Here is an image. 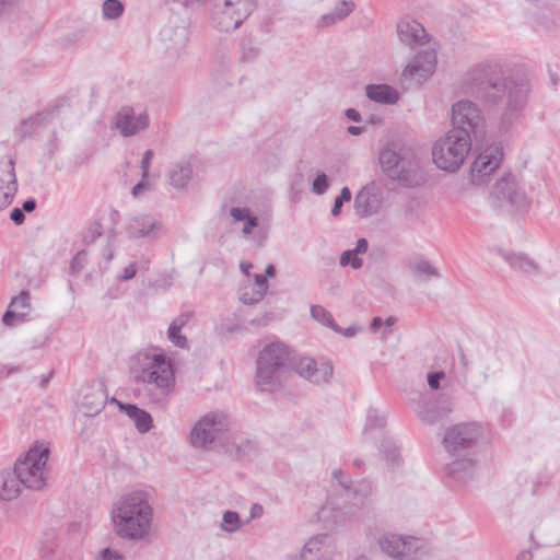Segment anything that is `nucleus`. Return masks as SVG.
I'll return each mask as SVG.
<instances>
[{"label": "nucleus", "instance_id": "f257e3e1", "mask_svg": "<svg viewBox=\"0 0 560 560\" xmlns=\"http://www.w3.org/2000/svg\"><path fill=\"white\" fill-rule=\"evenodd\" d=\"M501 71L497 61H485L474 66L466 77V93L486 104L502 103L498 126L500 130H510L522 118L525 110L530 86L527 80L505 78L501 82L493 77Z\"/></svg>", "mask_w": 560, "mask_h": 560}, {"label": "nucleus", "instance_id": "f03ea898", "mask_svg": "<svg viewBox=\"0 0 560 560\" xmlns=\"http://www.w3.org/2000/svg\"><path fill=\"white\" fill-rule=\"evenodd\" d=\"M149 490L136 489L121 494L112 506L114 533L129 541L148 540L154 529V509Z\"/></svg>", "mask_w": 560, "mask_h": 560}, {"label": "nucleus", "instance_id": "7ed1b4c3", "mask_svg": "<svg viewBox=\"0 0 560 560\" xmlns=\"http://www.w3.org/2000/svg\"><path fill=\"white\" fill-rule=\"evenodd\" d=\"M133 370L139 382L159 392L154 400L165 401L175 385L171 358L162 349L148 348L136 354Z\"/></svg>", "mask_w": 560, "mask_h": 560}, {"label": "nucleus", "instance_id": "20e7f679", "mask_svg": "<svg viewBox=\"0 0 560 560\" xmlns=\"http://www.w3.org/2000/svg\"><path fill=\"white\" fill-rule=\"evenodd\" d=\"M231 429V418L223 410H211L203 413L191 427L189 432L190 445L202 452H208L219 443Z\"/></svg>", "mask_w": 560, "mask_h": 560}, {"label": "nucleus", "instance_id": "39448f33", "mask_svg": "<svg viewBox=\"0 0 560 560\" xmlns=\"http://www.w3.org/2000/svg\"><path fill=\"white\" fill-rule=\"evenodd\" d=\"M471 141L463 131L448 130L432 147V159L438 168L456 172L471 150Z\"/></svg>", "mask_w": 560, "mask_h": 560}, {"label": "nucleus", "instance_id": "423d86ee", "mask_svg": "<svg viewBox=\"0 0 560 560\" xmlns=\"http://www.w3.org/2000/svg\"><path fill=\"white\" fill-rule=\"evenodd\" d=\"M50 454L48 442L37 441L28 450L23 459L14 467L23 485L30 489H42L48 478L47 460Z\"/></svg>", "mask_w": 560, "mask_h": 560}, {"label": "nucleus", "instance_id": "0eeeda50", "mask_svg": "<svg viewBox=\"0 0 560 560\" xmlns=\"http://www.w3.org/2000/svg\"><path fill=\"white\" fill-rule=\"evenodd\" d=\"M453 131H463L470 139H481L486 133V117L475 102L463 98L455 102L451 108Z\"/></svg>", "mask_w": 560, "mask_h": 560}, {"label": "nucleus", "instance_id": "6e6552de", "mask_svg": "<svg viewBox=\"0 0 560 560\" xmlns=\"http://www.w3.org/2000/svg\"><path fill=\"white\" fill-rule=\"evenodd\" d=\"M254 9V0H214L213 26L220 32H233L248 19Z\"/></svg>", "mask_w": 560, "mask_h": 560}, {"label": "nucleus", "instance_id": "1a4fd4ad", "mask_svg": "<svg viewBox=\"0 0 560 560\" xmlns=\"http://www.w3.org/2000/svg\"><path fill=\"white\" fill-rule=\"evenodd\" d=\"M377 545L384 553L396 560H418L428 552L423 539L392 532L380 535Z\"/></svg>", "mask_w": 560, "mask_h": 560}, {"label": "nucleus", "instance_id": "9d476101", "mask_svg": "<svg viewBox=\"0 0 560 560\" xmlns=\"http://www.w3.org/2000/svg\"><path fill=\"white\" fill-rule=\"evenodd\" d=\"M482 433V427L476 422L457 423L446 429L443 444L453 456L472 455Z\"/></svg>", "mask_w": 560, "mask_h": 560}, {"label": "nucleus", "instance_id": "9b49d317", "mask_svg": "<svg viewBox=\"0 0 560 560\" xmlns=\"http://www.w3.org/2000/svg\"><path fill=\"white\" fill-rule=\"evenodd\" d=\"M385 202V191L382 185L371 182L354 196L353 209L357 217L366 219L381 212Z\"/></svg>", "mask_w": 560, "mask_h": 560}, {"label": "nucleus", "instance_id": "f8f14e48", "mask_svg": "<svg viewBox=\"0 0 560 560\" xmlns=\"http://www.w3.org/2000/svg\"><path fill=\"white\" fill-rule=\"evenodd\" d=\"M149 124L150 118L145 110L124 106L113 117L112 129L122 137H132L145 130Z\"/></svg>", "mask_w": 560, "mask_h": 560}, {"label": "nucleus", "instance_id": "ddd939ff", "mask_svg": "<svg viewBox=\"0 0 560 560\" xmlns=\"http://www.w3.org/2000/svg\"><path fill=\"white\" fill-rule=\"evenodd\" d=\"M396 182L407 187L421 185L424 179L422 160L411 147L402 148L401 156L397 163Z\"/></svg>", "mask_w": 560, "mask_h": 560}, {"label": "nucleus", "instance_id": "4468645a", "mask_svg": "<svg viewBox=\"0 0 560 560\" xmlns=\"http://www.w3.org/2000/svg\"><path fill=\"white\" fill-rule=\"evenodd\" d=\"M503 150L500 144L487 147L474 160L470 166V182L474 185H482L487 178L500 166Z\"/></svg>", "mask_w": 560, "mask_h": 560}, {"label": "nucleus", "instance_id": "2eb2a0df", "mask_svg": "<svg viewBox=\"0 0 560 560\" xmlns=\"http://www.w3.org/2000/svg\"><path fill=\"white\" fill-rule=\"evenodd\" d=\"M491 197L499 202H506L516 209L525 208L528 198L516 178L508 174L499 179L491 190Z\"/></svg>", "mask_w": 560, "mask_h": 560}, {"label": "nucleus", "instance_id": "dca6fc26", "mask_svg": "<svg viewBox=\"0 0 560 560\" xmlns=\"http://www.w3.org/2000/svg\"><path fill=\"white\" fill-rule=\"evenodd\" d=\"M296 373L306 381L320 385L330 382L334 366L326 358H302L295 365Z\"/></svg>", "mask_w": 560, "mask_h": 560}, {"label": "nucleus", "instance_id": "f3484780", "mask_svg": "<svg viewBox=\"0 0 560 560\" xmlns=\"http://www.w3.org/2000/svg\"><path fill=\"white\" fill-rule=\"evenodd\" d=\"M435 65L436 54L430 45L409 61L402 71V75L417 83H422L434 72Z\"/></svg>", "mask_w": 560, "mask_h": 560}, {"label": "nucleus", "instance_id": "a211bd4d", "mask_svg": "<svg viewBox=\"0 0 560 560\" xmlns=\"http://www.w3.org/2000/svg\"><path fill=\"white\" fill-rule=\"evenodd\" d=\"M345 491L346 498L340 506L342 515L352 516L370 508L372 503V486L369 482H359L352 491L350 489Z\"/></svg>", "mask_w": 560, "mask_h": 560}, {"label": "nucleus", "instance_id": "6ab92c4d", "mask_svg": "<svg viewBox=\"0 0 560 560\" xmlns=\"http://www.w3.org/2000/svg\"><path fill=\"white\" fill-rule=\"evenodd\" d=\"M290 373V369L267 365L266 361H262V363L257 362L256 385L260 390L273 392L282 386Z\"/></svg>", "mask_w": 560, "mask_h": 560}, {"label": "nucleus", "instance_id": "aec40b11", "mask_svg": "<svg viewBox=\"0 0 560 560\" xmlns=\"http://www.w3.org/2000/svg\"><path fill=\"white\" fill-rule=\"evenodd\" d=\"M453 409V397L450 394L443 393L423 404L418 410V417L421 421L431 424L448 416Z\"/></svg>", "mask_w": 560, "mask_h": 560}, {"label": "nucleus", "instance_id": "412c9836", "mask_svg": "<svg viewBox=\"0 0 560 560\" xmlns=\"http://www.w3.org/2000/svg\"><path fill=\"white\" fill-rule=\"evenodd\" d=\"M334 556L335 547L328 535L311 537L299 553L301 560H332Z\"/></svg>", "mask_w": 560, "mask_h": 560}, {"label": "nucleus", "instance_id": "4be33fe9", "mask_svg": "<svg viewBox=\"0 0 560 560\" xmlns=\"http://www.w3.org/2000/svg\"><path fill=\"white\" fill-rule=\"evenodd\" d=\"M397 35L402 44L411 48L425 46L429 43V35L422 24L408 18L398 22Z\"/></svg>", "mask_w": 560, "mask_h": 560}, {"label": "nucleus", "instance_id": "5701e85b", "mask_svg": "<svg viewBox=\"0 0 560 560\" xmlns=\"http://www.w3.org/2000/svg\"><path fill=\"white\" fill-rule=\"evenodd\" d=\"M162 222L151 214H138L130 219L127 233L132 238H156Z\"/></svg>", "mask_w": 560, "mask_h": 560}, {"label": "nucleus", "instance_id": "b1692460", "mask_svg": "<svg viewBox=\"0 0 560 560\" xmlns=\"http://www.w3.org/2000/svg\"><path fill=\"white\" fill-rule=\"evenodd\" d=\"M18 191L14 161H0V209L8 207Z\"/></svg>", "mask_w": 560, "mask_h": 560}, {"label": "nucleus", "instance_id": "393cba45", "mask_svg": "<svg viewBox=\"0 0 560 560\" xmlns=\"http://www.w3.org/2000/svg\"><path fill=\"white\" fill-rule=\"evenodd\" d=\"M31 312L30 293L22 291L11 300L7 312L3 314L2 323L9 327L24 323L28 319Z\"/></svg>", "mask_w": 560, "mask_h": 560}, {"label": "nucleus", "instance_id": "a878e982", "mask_svg": "<svg viewBox=\"0 0 560 560\" xmlns=\"http://www.w3.org/2000/svg\"><path fill=\"white\" fill-rule=\"evenodd\" d=\"M160 36L165 52L172 57L178 56L188 42V32L183 25L175 26L167 24L161 30Z\"/></svg>", "mask_w": 560, "mask_h": 560}, {"label": "nucleus", "instance_id": "bb28decb", "mask_svg": "<svg viewBox=\"0 0 560 560\" xmlns=\"http://www.w3.org/2000/svg\"><path fill=\"white\" fill-rule=\"evenodd\" d=\"M166 178L168 184L178 191H186L194 179V168L189 161H178L171 165Z\"/></svg>", "mask_w": 560, "mask_h": 560}, {"label": "nucleus", "instance_id": "cd10ccee", "mask_svg": "<svg viewBox=\"0 0 560 560\" xmlns=\"http://www.w3.org/2000/svg\"><path fill=\"white\" fill-rule=\"evenodd\" d=\"M530 539L538 546L560 544V524L550 520L539 521L530 533Z\"/></svg>", "mask_w": 560, "mask_h": 560}, {"label": "nucleus", "instance_id": "c85d7f7f", "mask_svg": "<svg viewBox=\"0 0 560 560\" xmlns=\"http://www.w3.org/2000/svg\"><path fill=\"white\" fill-rule=\"evenodd\" d=\"M455 457V459L446 465V475L460 482L472 478L476 472V460L472 458V455L462 454V456Z\"/></svg>", "mask_w": 560, "mask_h": 560}, {"label": "nucleus", "instance_id": "c756f323", "mask_svg": "<svg viewBox=\"0 0 560 560\" xmlns=\"http://www.w3.org/2000/svg\"><path fill=\"white\" fill-rule=\"evenodd\" d=\"M405 147L406 145L390 143L385 145L380 152L378 161L381 168L392 180L396 182V177H398L397 163L401 156L402 148Z\"/></svg>", "mask_w": 560, "mask_h": 560}, {"label": "nucleus", "instance_id": "7c9ffc66", "mask_svg": "<svg viewBox=\"0 0 560 560\" xmlns=\"http://www.w3.org/2000/svg\"><path fill=\"white\" fill-rule=\"evenodd\" d=\"M288 360V348L281 342H271L260 351L257 362L262 363V361H266L267 365L290 369Z\"/></svg>", "mask_w": 560, "mask_h": 560}, {"label": "nucleus", "instance_id": "2f4dec72", "mask_svg": "<svg viewBox=\"0 0 560 560\" xmlns=\"http://www.w3.org/2000/svg\"><path fill=\"white\" fill-rule=\"evenodd\" d=\"M113 402L118 406L120 411L128 416L140 433H147L153 427L152 417L145 410L140 409L136 405L120 402L115 398H113Z\"/></svg>", "mask_w": 560, "mask_h": 560}, {"label": "nucleus", "instance_id": "473e14b6", "mask_svg": "<svg viewBox=\"0 0 560 560\" xmlns=\"http://www.w3.org/2000/svg\"><path fill=\"white\" fill-rule=\"evenodd\" d=\"M355 9V3L350 0L339 1L334 10L328 13H324L316 21L317 28H328L348 18Z\"/></svg>", "mask_w": 560, "mask_h": 560}, {"label": "nucleus", "instance_id": "72a5a7b5", "mask_svg": "<svg viewBox=\"0 0 560 560\" xmlns=\"http://www.w3.org/2000/svg\"><path fill=\"white\" fill-rule=\"evenodd\" d=\"M501 257L512 268L527 276H536L540 271L538 262L527 254L503 250L501 252Z\"/></svg>", "mask_w": 560, "mask_h": 560}, {"label": "nucleus", "instance_id": "f704fd0d", "mask_svg": "<svg viewBox=\"0 0 560 560\" xmlns=\"http://www.w3.org/2000/svg\"><path fill=\"white\" fill-rule=\"evenodd\" d=\"M408 271L417 284L429 282L432 278H439L438 269L427 259L416 258L408 262Z\"/></svg>", "mask_w": 560, "mask_h": 560}, {"label": "nucleus", "instance_id": "c9c22d12", "mask_svg": "<svg viewBox=\"0 0 560 560\" xmlns=\"http://www.w3.org/2000/svg\"><path fill=\"white\" fill-rule=\"evenodd\" d=\"M22 480L13 470H4L0 472V500L12 501L20 497L22 492Z\"/></svg>", "mask_w": 560, "mask_h": 560}, {"label": "nucleus", "instance_id": "e433bc0d", "mask_svg": "<svg viewBox=\"0 0 560 560\" xmlns=\"http://www.w3.org/2000/svg\"><path fill=\"white\" fill-rule=\"evenodd\" d=\"M366 96L376 103L393 105L399 100L396 89L387 84H371L365 88Z\"/></svg>", "mask_w": 560, "mask_h": 560}, {"label": "nucleus", "instance_id": "4c0bfd02", "mask_svg": "<svg viewBox=\"0 0 560 560\" xmlns=\"http://www.w3.org/2000/svg\"><path fill=\"white\" fill-rule=\"evenodd\" d=\"M229 214L232 224L242 223V233L245 237L249 236L258 225V218L252 213L249 208L232 207Z\"/></svg>", "mask_w": 560, "mask_h": 560}, {"label": "nucleus", "instance_id": "58836bf2", "mask_svg": "<svg viewBox=\"0 0 560 560\" xmlns=\"http://www.w3.org/2000/svg\"><path fill=\"white\" fill-rule=\"evenodd\" d=\"M190 319V314H180L175 317L167 329L168 340L178 348H187V338L180 334L183 327L187 325Z\"/></svg>", "mask_w": 560, "mask_h": 560}, {"label": "nucleus", "instance_id": "ea45409f", "mask_svg": "<svg viewBox=\"0 0 560 560\" xmlns=\"http://www.w3.org/2000/svg\"><path fill=\"white\" fill-rule=\"evenodd\" d=\"M105 394L101 388L84 394L81 407L85 416L97 415L105 406Z\"/></svg>", "mask_w": 560, "mask_h": 560}, {"label": "nucleus", "instance_id": "a19ab883", "mask_svg": "<svg viewBox=\"0 0 560 560\" xmlns=\"http://www.w3.org/2000/svg\"><path fill=\"white\" fill-rule=\"evenodd\" d=\"M254 280H255V289H253L252 296L248 295L246 287L241 292L240 300L244 304H254V303L259 302L260 300H262V298L265 296V294L268 290L269 285H268V281L265 276L255 275Z\"/></svg>", "mask_w": 560, "mask_h": 560}, {"label": "nucleus", "instance_id": "79ce46f5", "mask_svg": "<svg viewBox=\"0 0 560 560\" xmlns=\"http://www.w3.org/2000/svg\"><path fill=\"white\" fill-rule=\"evenodd\" d=\"M153 159V151L147 150L141 160L142 180L138 183L131 190L133 197L141 196L144 191L150 189V185L147 182L149 177V168Z\"/></svg>", "mask_w": 560, "mask_h": 560}, {"label": "nucleus", "instance_id": "37998d69", "mask_svg": "<svg viewBox=\"0 0 560 560\" xmlns=\"http://www.w3.org/2000/svg\"><path fill=\"white\" fill-rule=\"evenodd\" d=\"M311 317L319 323L320 325L331 329V330H339V326L335 322L332 314L325 308L323 305H312L311 310Z\"/></svg>", "mask_w": 560, "mask_h": 560}, {"label": "nucleus", "instance_id": "c03bdc74", "mask_svg": "<svg viewBox=\"0 0 560 560\" xmlns=\"http://www.w3.org/2000/svg\"><path fill=\"white\" fill-rule=\"evenodd\" d=\"M386 424L385 417L377 410H370L366 418L364 434L381 433L382 429Z\"/></svg>", "mask_w": 560, "mask_h": 560}, {"label": "nucleus", "instance_id": "a18cd8bd", "mask_svg": "<svg viewBox=\"0 0 560 560\" xmlns=\"http://www.w3.org/2000/svg\"><path fill=\"white\" fill-rule=\"evenodd\" d=\"M124 4L119 0H105L102 5V14L105 20H116L124 13Z\"/></svg>", "mask_w": 560, "mask_h": 560}, {"label": "nucleus", "instance_id": "49530a36", "mask_svg": "<svg viewBox=\"0 0 560 560\" xmlns=\"http://www.w3.org/2000/svg\"><path fill=\"white\" fill-rule=\"evenodd\" d=\"M243 526L240 515L234 511L223 513L220 528L225 533H235Z\"/></svg>", "mask_w": 560, "mask_h": 560}, {"label": "nucleus", "instance_id": "de8ad7c7", "mask_svg": "<svg viewBox=\"0 0 560 560\" xmlns=\"http://www.w3.org/2000/svg\"><path fill=\"white\" fill-rule=\"evenodd\" d=\"M330 187V179L323 171H317L312 180V192L322 196L327 192Z\"/></svg>", "mask_w": 560, "mask_h": 560}, {"label": "nucleus", "instance_id": "09e8293b", "mask_svg": "<svg viewBox=\"0 0 560 560\" xmlns=\"http://www.w3.org/2000/svg\"><path fill=\"white\" fill-rule=\"evenodd\" d=\"M395 324L394 317H388L386 319H382L381 317H374L371 322L370 329L373 332H382L383 336H386L390 332V327Z\"/></svg>", "mask_w": 560, "mask_h": 560}, {"label": "nucleus", "instance_id": "8fccbe9b", "mask_svg": "<svg viewBox=\"0 0 560 560\" xmlns=\"http://www.w3.org/2000/svg\"><path fill=\"white\" fill-rule=\"evenodd\" d=\"M339 264L341 267L350 265L353 269H360L363 265V260L348 249L341 254Z\"/></svg>", "mask_w": 560, "mask_h": 560}, {"label": "nucleus", "instance_id": "3c124183", "mask_svg": "<svg viewBox=\"0 0 560 560\" xmlns=\"http://www.w3.org/2000/svg\"><path fill=\"white\" fill-rule=\"evenodd\" d=\"M382 451L385 454L386 458L390 460L393 464L399 462L400 453L398 447L393 443V441L386 439L382 443Z\"/></svg>", "mask_w": 560, "mask_h": 560}, {"label": "nucleus", "instance_id": "603ef678", "mask_svg": "<svg viewBox=\"0 0 560 560\" xmlns=\"http://www.w3.org/2000/svg\"><path fill=\"white\" fill-rule=\"evenodd\" d=\"M352 198L351 191L348 187H343L340 195L336 197L334 206L331 208V214L338 217L341 213L343 202H349Z\"/></svg>", "mask_w": 560, "mask_h": 560}, {"label": "nucleus", "instance_id": "864d4df0", "mask_svg": "<svg viewBox=\"0 0 560 560\" xmlns=\"http://www.w3.org/2000/svg\"><path fill=\"white\" fill-rule=\"evenodd\" d=\"M443 380H445V373L442 371L429 373L427 376L428 385L434 390L442 388L441 381Z\"/></svg>", "mask_w": 560, "mask_h": 560}, {"label": "nucleus", "instance_id": "5fc2aeb1", "mask_svg": "<svg viewBox=\"0 0 560 560\" xmlns=\"http://www.w3.org/2000/svg\"><path fill=\"white\" fill-rule=\"evenodd\" d=\"M97 560H125V558L119 550L105 548L101 551Z\"/></svg>", "mask_w": 560, "mask_h": 560}, {"label": "nucleus", "instance_id": "6e6d98bb", "mask_svg": "<svg viewBox=\"0 0 560 560\" xmlns=\"http://www.w3.org/2000/svg\"><path fill=\"white\" fill-rule=\"evenodd\" d=\"M332 478L336 480L343 490H348L350 486V478L340 469H336L332 471Z\"/></svg>", "mask_w": 560, "mask_h": 560}, {"label": "nucleus", "instance_id": "4d7b16f0", "mask_svg": "<svg viewBox=\"0 0 560 560\" xmlns=\"http://www.w3.org/2000/svg\"><path fill=\"white\" fill-rule=\"evenodd\" d=\"M137 273V265L135 262L129 264L126 268H124L122 272L117 276L119 281H128L131 280Z\"/></svg>", "mask_w": 560, "mask_h": 560}, {"label": "nucleus", "instance_id": "13d9d810", "mask_svg": "<svg viewBox=\"0 0 560 560\" xmlns=\"http://www.w3.org/2000/svg\"><path fill=\"white\" fill-rule=\"evenodd\" d=\"M21 370L22 369L20 365L2 364L0 365V378L8 377L11 374L20 373Z\"/></svg>", "mask_w": 560, "mask_h": 560}, {"label": "nucleus", "instance_id": "bf43d9fd", "mask_svg": "<svg viewBox=\"0 0 560 560\" xmlns=\"http://www.w3.org/2000/svg\"><path fill=\"white\" fill-rule=\"evenodd\" d=\"M361 330H362V328L360 326L351 325L350 327H348L346 329H342L341 327H339V330H334V331L337 334H340L347 338H352Z\"/></svg>", "mask_w": 560, "mask_h": 560}, {"label": "nucleus", "instance_id": "052dcab7", "mask_svg": "<svg viewBox=\"0 0 560 560\" xmlns=\"http://www.w3.org/2000/svg\"><path fill=\"white\" fill-rule=\"evenodd\" d=\"M353 252L354 255L365 254L368 250V241L365 238H359L357 241L355 247L353 249H349Z\"/></svg>", "mask_w": 560, "mask_h": 560}, {"label": "nucleus", "instance_id": "680f3d73", "mask_svg": "<svg viewBox=\"0 0 560 560\" xmlns=\"http://www.w3.org/2000/svg\"><path fill=\"white\" fill-rule=\"evenodd\" d=\"M10 219L15 223V224H22L25 220V215H24V212L22 209L20 208H14L11 213H10Z\"/></svg>", "mask_w": 560, "mask_h": 560}, {"label": "nucleus", "instance_id": "e2e57ef3", "mask_svg": "<svg viewBox=\"0 0 560 560\" xmlns=\"http://www.w3.org/2000/svg\"><path fill=\"white\" fill-rule=\"evenodd\" d=\"M272 318H273V315L267 313L259 319H253L252 324L255 326H266L272 320Z\"/></svg>", "mask_w": 560, "mask_h": 560}, {"label": "nucleus", "instance_id": "0e129e2a", "mask_svg": "<svg viewBox=\"0 0 560 560\" xmlns=\"http://www.w3.org/2000/svg\"><path fill=\"white\" fill-rule=\"evenodd\" d=\"M346 116L352 121L359 122L361 121V115L360 113L354 108H348L346 110Z\"/></svg>", "mask_w": 560, "mask_h": 560}, {"label": "nucleus", "instance_id": "69168bd1", "mask_svg": "<svg viewBox=\"0 0 560 560\" xmlns=\"http://www.w3.org/2000/svg\"><path fill=\"white\" fill-rule=\"evenodd\" d=\"M222 329L228 332H235L240 329V326L238 324H233L230 319H226L222 323Z\"/></svg>", "mask_w": 560, "mask_h": 560}, {"label": "nucleus", "instance_id": "338daca9", "mask_svg": "<svg viewBox=\"0 0 560 560\" xmlns=\"http://www.w3.org/2000/svg\"><path fill=\"white\" fill-rule=\"evenodd\" d=\"M262 515V506L254 504L250 509V518L260 517Z\"/></svg>", "mask_w": 560, "mask_h": 560}, {"label": "nucleus", "instance_id": "774afa93", "mask_svg": "<svg viewBox=\"0 0 560 560\" xmlns=\"http://www.w3.org/2000/svg\"><path fill=\"white\" fill-rule=\"evenodd\" d=\"M515 560H533V555L528 550L521 551Z\"/></svg>", "mask_w": 560, "mask_h": 560}]
</instances>
